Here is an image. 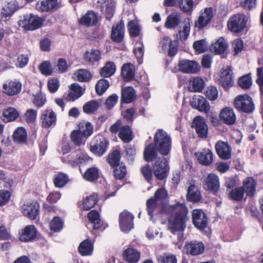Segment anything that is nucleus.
<instances>
[{
	"instance_id": "obj_21",
	"label": "nucleus",
	"mask_w": 263,
	"mask_h": 263,
	"mask_svg": "<svg viewBox=\"0 0 263 263\" xmlns=\"http://www.w3.org/2000/svg\"><path fill=\"white\" fill-rule=\"evenodd\" d=\"M198 161L202 165H209L213 161V154L208 148L203 149L195 154Z\"/></svg>"
},
{
	"instance_id": "obj_60",
	"label": "nucleus",
	"mask_w": 263,
	"mask_h": 263,
	"mask_svg": "<svg viewBox=\"0 0 263 263\" xmlns=\"http://www.w3.org/2000/svg\"><path fill=\"white\" fill-rule=\"evenodd\" d=\"M120 159V152L119 151H115L109 155L108 162L111 166L116 167L117 165L120 164L119 163Z\"/></svg>"
},
{
	"instance_id": "obj_62",
	"label": "nucleus",
	"mask_w": 263,
	"mask_h": 263,
	"mask_svg": "<svg viewBox=\"0 0 263 263\" xmlns=\"http://www.w3.org/2000/svg\"><path fill=\"white\" fill-rule=\"evenodd\" d=\"M158 263H177V259L175 255L164 254L157 258Z\"/></svg>"
},
{
	"instance_id": "obj_26",
	"label": "nucleus",
	"mask_w": 263,
	"mask_h": 263,
	"mask_svg": "<svg viewBox=\"0 0 263 263\" xmlns=\"http://www.w3.org/2000/svg\"><path fill=\"white\" fill-rule=\"evenodd\" d=\"M135 70L134 66L130 63L124 64L121 68V76L126 82H129L135 78Z\"/></svg>"
},
{
	"instance_id": "obj_13",
	"label": "nucleus",
	"mask_w": 263,
	"mask_h": 263,
	"mask_svg": "<svg viewBox=\"0 0 263 263\" xmlns=\"http://www.w3.org/2000/svg\"><path fill=\"white\" fill-rule=\"evenodd\" d=\"M108 142L105 138L100 136L96 137L94 143L91 145L90 150L95 154L102 155L106 151Z\"/></svg>"
},
{
	"instance_id": "obj_47",
	"label": "nucleus",
	"mask_w": 263,
	"mask_h": 263,
	"mask_svg": "<svg viewBox=\"0 0 263 263\" xmlns=\"http://www.w3.org/2000/svg\"><path fill=\"white\" fill-rule=\"evenodd\" d=\"M127 29L129 35L132 37H138L140 34V27L138 23L135 21H130L127 24Z\"/></svg>"
},
{
	"instance_id": "obj_25",
	"label": "nucleus",
	"mask_w": 263,
	"mask_h": 263,
	"mask_svg": "<svg viewBox=\"0 0 263 263\" xmlns=\"http://www.w3.org/2000/svg\"><path fill=\"white\" fill-rule=\"evenodd\" d=\"M36 236V230L33 225L27 226L20 234L19 239L27 242L33 240Z\"/></svg>"
},
{
	"instance_id": "obj_54",
	"label": "nucleus",
	"mask_w": 263,
	"mask_h": 263,
	"mask_svg": "<svg viewBox=\"0 0 263 263\" xmlns=\"http://www.w3.org/2000/svg\"><path fill=\"white\" fill-rule=\"evenodd\" d=\"M109 86V82L105 79L100 80L96 85V92L99 95L104 93Z\"/></svg>"
},
{
	"instance_id": "obj_31",
	"label": "nucleus",
	"mask_w": 263,
	"mask_h": 263,
	"mask_svg": "<svg viewBox=\"0 0 263 263\" xmlns=\"http://www.w3.org/2000/svg\"><path fill=\"white\" fill-rule=\"evenodd\" d=\"M181 14L177 12H173L167 17L164 26L168 29L174 28L181 23Z\"/></svg>"
},
{
	"instance_id": "obj_2",
	"label": "nucleus",
	"mask_w": 263,
	"mask_h": 263,
	"mask_svg": "<svg viewBox=\"0 0 263 263\" xmlns=\"http://www.w3.org/2000/svg\"><path fill=\"white\" fill-rule=\"evenodd\" d=\"M154 145L161 154L167 155L171 148V139L170 136L163 130L159 129L154 136Z\"/></svg>"
},
{
	"instance_id": "obj_43",
	"label": "nucleus",
	"mask_w": 263,
	"mask_h": 263,
	"mask_svg": "<svg viewBox=\"0 0 263 263\" xmlns=\"http://www.w3.org/2000/svg\"><path fill=\"white\" fill-rule=\"evenodd\" d=\"M204 85L203 80L199 77L193 78L190 82V89L192 91H201L203 89Z\"/></svg>"
},
{
	"instance_id": "obj_24",
	"label": "nucleus",
	"mask_w": 263,
	"mask_h": 263,
	"mask_svg": "<svg viewBox=\"0 0 263 263\" xmlns=\"http://www.w3.org/2000/svg\"><path fill=\"white\" fill-rule=\"evenodd\" d=\"M124 36V25L122 22L118 23L112 27L110 37L111 40L116 43L121 42Z\"/></svg>"
},
{
	"instance_id": "obj_45",
	"label": "nucleus",
	"mask_w": 263,
	"mask_h": 263,
	"mask_svg": "<svg viewBox=\"0 0 263 263\" xmlns=\"http://www.w3.org/2000/svg\"><path fill=\"white\" fill-rule=\"evenodd\" d=\"M116 66L113 62H108L101 69L100 74L104 78H108L111 76L116 71Z\"/></svg>"
},
{
	"instance_id": "obj_11",
	"label": "nucleus",
	"mask_w": 263,
	"mask_h": 263,
	"mask_svg": "<svg viewBox=\"0 0 263 263\" xmlns=\"http://www.w3.org/2000/svg\"><path fill=\"white\" fill-rule=\"evenodd\" d=\"M159 47L162 52H167L169 56H174L177 51L175 42L167 36H164L160 40Z\"/></svg>"
},
{
	"instance_id": "obj_61",
	"label": "nucleus",
	"mask_w": 263,
	"mask_h": 263,
	"mask_svg": "<svg viewBox=\"0 0 263 263\" xmlns=\"http://www.w3.org/2000/svg\"><path fill=\"white\" fill-rule=\"evenodd\" d=\"M178 4L183 11L187 12L192 10L194 2L193 0H179Z\"/></svg>"
},
{
	"instance_id": "obj_35",
	"label": "nucleus",
	"mask_w": 263,
	"mask_h": 263,
	"mask_svg": "<svg viewBox=\"0 0 263 263\" xmlns=\"http://www.w3.org/2000/svg\"><path fill=\"white\" fill-rule=\"evenodd\" d=\"M115 3L113 0H104L101 3V10L104 13L106 18L109 20L113 16Z\"/></svg>"
},
{
	"instance_id": "obj_55",
	"label": "nucleus",
	"mask_w": 263,
	"mask_h": 263,
	"mask_svg": "<svg viewBox=\"0 0 263 263\" xmlns=\"http://www.w3.org/2000/svg\"><path fill=\"white\" fill-rule=\"evenodd\" d=\"M238 83L239 86L243 89L249 88L252 84V81L250 74L245 75L238 80Z\"/></svg>"
},
{
	"instance_id": "obj_53",
	"label": "nucleus",
	"mask_w": 263,
	"mask_h": 263,
	"mask_svg": "<svg viewBox=\"0 0 263 263\" xmlns=\"http://www.w3.org/2000/svg\"><path fill=\"white\" fill-rule=\"evenodd\" d=\"M229 195L233 200L239 201L243 199L245 191L241 187H237L232 190Z\"/></svg>"
},
{
	"instance_id": "obj_8",
	"label": "nucleus",
	"mask_w": 263,
	"mask_h": 263,
	"mask_svg": "<svg viewBox=\"0 0 263 263\" xmlns=\"http://www.w3.org/2000/svg\"><path fill=\"white\" fill-rule=\"evenodd\" d=\"M40 204L36 201L27 202L22 208L24 215L28 218L34 220L40 214Z\"/></svg>"
},
{
	"instance_id": "obj_57",
	"label": "nucleus",
	"mask_w": 263,
	"mask_h": 263,
	"mask_svg": "<svg viewBox=\"0 0 263 263\" xmlns=\"http://www.w3.org/2000/svg\"><path fill=\"white\" fill-rule=\"evenodd\" d=\"M191 25L190 23L186 22L183 27L182 30H179L176 34L177 38L181 41L185 40L190 34Z\"/></svg>"
},
{
	"instance_id": "obj_22",
	"label": "nucleus",
	"mask_w": 263,
	"mask_h": 263,
	"mask_svg": "<svg viewBox=\"0 0 263 263\" xmlns=\"http://www.w3.org/2000/svg\"><path fill=\"white\" fill-rule=\"evenodd\" d=\"M220 119L224 123L231 125L236 122V116L232 108L226 107L221 110Z\"/></svg>"
},
{
	"instance_id": "obj_4",
	"label": "nucleus",
	"mask_w": 263,
	"mask_h": 263,
	"mask_svg": "<svg viewBox=\"0 0 263 263\" xmlns=\"http://www.w3.org/2000/svg\"><path fill=\"white\" fill-rule=\"evenodd\" d=\"M247 21V17L244 14L234 15L228 22V29L235 33L240 32L246 27Z\"/></svg>"
},
{
	"instance_id": "obj_6",
	"label": "nucleus",
	"mask_w": 263,
	"mask_h": 263,
	"mask_svg": "<svg viewBox=\"0 0 263 263\" xmlns=\"http://www.w3.org/2000/svg\"><path fill=\"white\" fill-rule=\"evenodd\" d=\"M154 174L159 180H163L167 177L169 166L166 159L162 157L157 159L153 165Z\"/></svg>"
},
{
	"instance_id": "obj_36",
	"label": "nucleus",
	"mask_w": 263,
	"mask_h": 263,
	"mask_svg": "<svg viewBox=\"0 0 263 263\" xmlns=\"http://www.w3.org/2000/svg\"><path fill=\"white\" fill-rule=\"evenodd\" d=\"M17 6L15 2H10L2 9L1 11L2 17L7 21L17 10Z\"/></svg>"
},
{
	"instance_id": "obj_12",
	"label": "nucleus",
	"mask_w": 263,
	"mask_h": 263,
	"mask_svg": "<svg viewBox=\"0 0 263 263\" xmlns=\"http://www.w3.org/2000/svg\"><path fill=\"white\" fill-rule=\"evenodd\" d=\"M134 216L127 211H124L120 215L119 222L121 230L127 232L133 228Z\"/></svg>"
},
{
	"instance_id": "obj_50",
	"label": "nucleus",
	"mask_w": 263,
	"mask_h": 263,
	"mask_svg": "<svg viewBox=\"0 0 263 263\" xmlns=\"http://www.w3.org/2000/svg\"><path fill=\"white\" fill-rule=\"evenodd\" d=\"M88 218L91 223L93 224V227L95 229H98L101 227V219L98 212L96 211L90 212L88 214Z\"/></svg>"
},
{
	"instance_id": "obj_27",
	"label": "nucleus",
	"mask_w": 263,
	"mask_h": 263,
	"mask_svg": "<svg viewBox=\"0 0 263 263\" xmlns=\"http://www.w3.org/2000/svg\"><path fill=\"white\" fill-rule=\"evenodd\" d=\"M219 182L218 176L214 174H209L206 178L204 188L207 190L216 192L219 190Z\"/></svg>"
},
{
	"instance_id": "obj_38",
	"label": "nucleus",
	"mask_w": 263,
	"mask_h": 263,
	"mask_svg": "<svg viewBox=\"0 0 263 263\" xmlns=\"http://www.w3.org/2000/svg\"><path fill=\"white\" fill-rule=\"evenodd\" d=\"M201 196L197 187L194 184H191L187 191L186 198L188 200L197 202L200 199Z\"/></svg>"
},
{
	"instance_id": "obj_58",
	"label": "nucleus",
	"mask_w": 263,
	"mask_h": 263,
	"mask_svg": "<svg viewBox=\"0 0 263 263\" xmlns=\"http://www.w3.org/2000/svg\"><path fill=\"white\" fill-rule=\"evenodd\" d=\"M74 75L77 77V80L80 82H87L91 78V76L89 72L84 69L79 70Z\"/></svg>"
},
{
	"instance_id": "obj_15",
	"label": "nucleus",
	"mask_w": 263,
	"mask_h": 263,
	"mask_svg": "<svg viewBox=\"0 0 263 263\" xmlns=\"http://www.w3.org/2000/svg\"><path fill=\"white\" fill-rule=\"evenodd\" d=\"M213 17V10L211 7L206 8L200 14L197 21L195 22V27L201 29L205 27L211 21Z\"/></svg>"
},
{
	"instance_id": "obj_7",
	"label": "nucleus",
	"mask_w": 263,
	"mask_h": 263,
	"mask_svg": "<svg viewBox=\"0 0 263 263\" xmlns=\"http://www.w3.org/2000/svg\"><path fill=\"white\" fill-rule=\"evenodd\" d=\"M204 250V245L201 241L195 240L185 242L183 248L184 253L193 256L202 254Z\"/></svg>"
},
{
	"instance_id": "obj_49",
	"label": "nucleus",
	"mask_w": 263,
	"mask_h": 263,
	"mask_svg": "<svg viewBox=\"0 0 263 263\" xmlns=\"http://www.w3.org/2000/svg\"><path fill=\"white\" fill-rule=\"evenodd\" d=\"M98 177L99 170L95 167L88 168L83 175L84 178L89 181H95Z\"/></svg>"
},
{
	"instance_id": "obj_34",
	"label": "nucleus",
	"mask_w": 263,
	"mask_h": 263,
	"mask_svg": "<svg viewBox=\"0 0 263 263\" xmlns=\"http://www.w3.org/2000/svg\"><path fill=\"white\" fill-rule=\"evenodd\" d=\"M256 182L252 178L248 177L243 182V186L245 193L249 196H253L256 191Z\"/></svg>"
},
{
	"instance_id": "obj_1",
	"label": "nucleus",
	"mask_w": 263,
	"mask_h": 263,
	"mask_svg": "<svg viewBox=\"0 0 263 263\" xmlns=\"http://www.w3.org/2000/svg\"><path fill=\"white\" fill-rule=\"evenodd\" d=\"M172 215L170 217L168 224V229L172 233L183 231L186 227L185 222L187 220V209L184 204H176L171 206Z\"/></svg>"
},
{
	"instance_id": "obj_33",
	"label": "nucleus",
	"mask_w": 263,
	"mask_h": 263,
	"mask_svg": "<svg viewBox=\"0 0 263 263\" xmlns=\"http://www.w3.org/2000/svg\"><path fill=\"white\" fill-rule=\"evenodd\" d=\"M98 21L97 14L92 11H88L79 20V23L87 26L95 25Z\"/></svg>"
},
{
	"instance_id": "obj_46",
	"label": "nucleus",
	"mask_w": 263,
	"mask_h": 263,
	"mask_svg": "<svg viewBox=\"0 0 263 263\" xmlns=\"http://www.w3.org/2000/svg\"><path fill=\"white\" fill-rule=\"evenodd\" d=\"M19 114L14 108L9 107L4 111V120L6 122H10L15 120L18 118Z\"/></svg>"
},
{
	"instance_id": "obj_20",
	"label": "nucleus",
	"mask_w": 263,
	"mask_h": 263,
	"mask_svg": "<svg viewBox=\"0 0 263 263\" xmlns=\"http://www.w3.org/2000/svg\"><path fill=\"white\" fill-rule=\"evenodd\" d=\"M85 88L81 87L77 83H73L69 86V91L64 96V99L67 101H74L80 97L84 92Z\"/></svg>"
},
{
	"instance_id": "obj_37",
	"label": "nucleus",
	"mask_w": 263,
	"mask_h": 263,
	"mask_svg": "<svg viewBox=\"0 0 263 263\" xmlns=\"http://www.w3.org/2000/svg\"><path fill=\"white\" fill-rule=\"evenodd\" d=\"M227 48V44L222 37H220L211 47V50L217 54L223 53Z\"/></svg>"
},
{
	"instance_id": "obj_44",
	"label": "nucleus",
	"mask_w": 263,
	"mask_h": 263,
	"mask_svg": "<svg viewBox=\"0 0 263 263\" xmlns=\"http://www.w3.org/2000/svg\"><path fill=\"white\" fill-rule=\"evenodd\" d=\"M84 58L90 63L98 62L101 59V52L97 49H91L85 53Z\"/></svg>"
},
{
	"instance_id": "obj_9",
	"label": "nucleus",
	"mask_w": 263,
	"mask_h": 263,
	"mask_svg": "<svg viewBox=\"0 0 263 263\" xmlns=\"http://www.w3.org/2000/svg\"><path fill=\"white\" fill-rule=\"evenodd\" d=\"M192 221L194 225L198 229L203 230L208 224V218L201 210L196 209L192 212Z\"/></svg>"
},
{
	"instance_id": "obj_14",
	"label": "nucleus",
	"mask_w": 263,
	"mask_h": 263,
	"mask_svg": "<svg viewBox=\"0 0 263 263\" xmlns=\"http://www.w3.org/2000/svg\"><path fill=\"white\" fill-rule=\"evenodd\" d=\"M192 127L195 128L198 136L202 138H206L208 127L204 119L200 117H196L193 120Z\"/></svg>"
},
{
	"instance_id": "obj_39",
	"label": "nucleus",
	"mask_w": 263,
	"mask_h": 263,
	"mask_svg": "<svg viewBox=\"0 0 263 263\" xmlns=\"http://www.w3.org/2000/svg\"><path fill=\"white\" fill-rule=\"evenodd\" d=\"M14 141L18 143H24L27 141V135L25 129L22 127L17 128L13 133Z\"/></svg>"
},
{
	"instance_id": "obj_23",
	"label": "nucleus",
	"mask_w": 263,
	"mask_h": 263,
	"mask_svg": "<svg viewBox=\"0 0 263 263\" xmlns=\"http://www.w3.org/2000/svg\"><path fill=\"white\" fill-rule=\"evenodd\" d=\"M41 119L43 127L48 128L55 124L57 116L52 110L46 109L43 111Z\"/></svg>"
},
{
	"instance_id": "obj_5",
	"label": "nucleus",
	"mask_w": 263,
	"mask_h": 263,
	"mask_svg": "<svg viewBox=\"0 0 263 263\" xmlns=\"http://www.w3.org/2000/svg\"><path fill=\"white\" fill-rule=\"evenodd\" d=\"M44 20L37 15L32 14L24 16V19L19 21V26L26 30H34L40 28Z\"/></svg>"
},
{
	"instance_id": "obj_64",
	"label": "nucleus",
	"mask_w": 263,
	"mask_h": 263,
	"mask_svg": "<svg viewBox=\"0 0 263 263\" xmlns=\"http://www.w3.org/2000/svg\"><path fill=\"white\" fill-rule=\"evenodd\" d=\"M50 229L55 232L60 231L63 228V223L58 217H55L50 222Z\"/></svg>"
},
{
	"instance_id": "obj_63",
	"label": "nucleus",
	"mask_w": 263,
	"mask_h": 263,
	"mask_svg": "<svg viewBox=\"0 0 263 263\" xmlns=\"http://www.w3.org/2000/svg\"><path fill=\"white\" fill-rule=\"evenodd\" d=\"M159 204H160V203L154 199L153 197H151L148 200H147L146 202L147 211L151 219H152L153 217V212L154 210Z\"/></svg>"
},
{
	"instance_id": "obj_3",
	"label": "nucleus",
	"mask_w": 263,
	"mask_h": 263,
	"mask_svg": "<svg viewBox=\"0 0 263 263\" xmlns=\"http://www.w3.org/2000/svg\"><path fill=\"white\" fill-rule=\"evenodd\" d=\"M234 105L238 110L246 113H251L254 109L252 98L246 94L237 96L234 100Z\"/></svg>"
},
{
	"instance_id": "obj_28",
	"label": "nucleus",
	"mask_w": 263,
	"mask_h": 263,
	"mask_svg": "<svg viewBox=\"0 0 263 263\" xmlns=\"http://www.w3.org/2000/svg\"><path fill=\"white\" fill-rule=\"evenodd\" d=\"M58 7L57 0H43L36 4V9L42 12L54 10Z\"/></svg>"
},
{
	"instance_id": "obj_16",
	"label": "nucleus",
	"mask_w": 263,
	"mask_h": 263,
	"mask_svg": "<svg viewBox=\"0 0 263 263\" xmlns=\"http://www.w3.org/2000/svg\"><path fill=\"white\" fill-rule=\"evenodd\" d=\"M192 107L200 111L208 113L210 110V105L206 99L202 96L195 95L191 101Z\"/></svg>"
},
{
	"instance_id": "obj_17",
	"label": "nucleus",
	"mask_w": 263,
	"mask_h": 263,
	"mask_svg": "<svg viewBox=\"0 0 263 263\" xmlns=\"http://www.w3.org/2000/svg\"><path fill=\"white\" fill-rule=\"evenodd\" d=\"M219 82L222 87L227 89L233 85V79L231 68L227 66L222 69L221 71Z\"/></svg>"
},
{
	"instance_id": "obj_40",
	"label": "nucleus",
	"mask_w": 263,
	"mask_h": 263,
	"mask_svg": "<svg viewBox=\"0 0 263 263\" xmlns=\"http://www.w3.org/2000/svg\"><path fill=\"white\" fill-rule=\"evenodd\" d=\"M158 151L153 144L148 145L144 151V159L146 161H152L157 156Z\"/></svg>"
},
{
	"instance_id": "obj_56",
	"label": "nucleus",
	"mask_w": 263,
	"mask_h": 263,
	"mask_svg": "<svg viewBox=\"0 0 263 263\" xmlns=\"http://www.w3.org/2000/svg\"><path fill=\"white\" fill-rule=\"evenodd\" d=\"M86 138L83 135L79 130L73 131L71 134L72 141L76 145H80L85 142L84 139Z\"/></svg>"
},
{
	"instance_id": "obj_32",
	"label": "nucleus",
	"mask_w": 263,
	"mask_h": 263,
	"mask_svg": "<svg viewBox=\"0 0 263 263\" xmlns=\"http://www.w3.org/2000/svg\"><path fill=\"white\" fill-rule=\"evenodd\" d=\"M123 258L130 263H137L140 258V253L133 248L125 250L123 254Z\"/></svg>"
},
{
	"instance_id": "obj_10",
	"label": "nucleus",
	"mask_w": 263,
	"mask_h": 263,
	"mask_svg": "<svg viewBox=\"0 0 263 263\" xmlns=\"http://www.w3.org/2000/svg\"><path fill=\"white\" fill-rule=\"evenodd\" d=\"M179 70L187 73H195L200 70V66L195 61L183 60L178 64Z\"/></svg>"
},
{
	"instance_id": "obj_19",
	"label": "nucleus",
	"mask_w": 263,
	"mask_h": 263,
	"mask_svg": "<svg viewBox=\"0 0 263 263\" xmlns=\"http://www.w3.org/2000/svg\"><path fill=\"white\" fill-rule=\"evenodd\" d=\"M22 84L17 80L11 81L3 84V92L9 96L18 94L22 90Z\"/></svg>"
},
{
	"instance_id": "obj_48",
	"label": "nucleus",
	"mask_w": 263,
	"mask_h": 263,
	"mask_svg": "<svg viewBox=\"0 0 263 263\" xmlns=\"http://www.w3.org/2000/svg\"><path fill=\"white\" fill-rule=\"evenodd\" d=\"M100 106V102L92 100L86 103L83 106V111L88 114H91L96 111Z\"/></svg>"
},
{
	"instance_id": "obj_59",
	"label": "nucleus",
	"mask_w": 263,
	"mask_h": 263,
	"mask_svg": "<svg viewBox=\"0 0 263 263\" xmlns=\"http://www.w3.org/2000/svg\"><path fill=\"white\" fill-rule=\"evenodd\" d=\"M114 173L116 178L121 179L123 178L126 174V168L125 166L121 163L115 167Z\"/></svg>"
},
{
	"instance_id": "obj_51",
	"label": "nucleus",
	"mask_w": 263,
	"mask_h": 263,
	"mask_svg": "<svg viewBox=\"0 0 263 263\" xmlns=\"http://www.w3.org/2000/svg\"><path fill=\"white\" fill-rule=\"evenodd\" d=\"M68 177L67 175L59 173L55 175L53 180L55 186L57 187H62L68 182Z\"/></svg>"
},
{
	"instance_id": "obj_18",
	"label": "nucleus",
	"mask_w": 263,
	"mask_h": 263,
	"mask_svg": "<svg viewBox=\"0 0 263 263\" xmlns=\"http://www.w3.org/2000/svg\"><path fill=\"white\" fill-rule=\"evenodd\" d=\"M217 155L223 160H228L231 157V148L228 142L218 141L215 144Z\"/></svg>"
},
{
	"instance_id": "obj_29",
	"label": "nucleus",
	"mask_w": 263,
	"mask_h": 263,
	"mask_svg": "<svg viewBox=\"0 0 263 263\" xmlns=\"http://www.w3.org/2000/svg\"><path fill=\"white\" fill-rule=\"evenodd\" d=\"M136 98V93L132 87L122 88L121 90V100L123 102L129 103L133 102Z\"/></svg>"
},
{
	"instance_id": "obj_41",
	"label": "nucleus",
	"mask_w": 263,
	"mask_h": 263,
	"mask_svg": "<svg viewBox=\"0 0 263 263\" xmlns=\"http://www.w3.org/2000/svg\"><path fill=\"white\" fill-rule=\"evenodd\" d=\"M119 137L125 143L129 142L133 139L132 132L128 125H124L118 134Z\"/></svg>"
},
{
	"instance_id": "obj_52",
	"label": "nucleus",
	"mask_w": 263,
	"mask_h": 263,
	"mask_svg": "<svg viewBox=\"0 0 263 263\" xmlns=\"http://www.w3.org/2000/svg\"><path fill=\"white\" fill-rule=\"evenodd\" d=\"M79 130L87 138L92 134L93 127L89 122H82L79 124Z\"/></svg>"
},
{
	"instance_id": "obj_30",
	"label": "nucleus",
	"mask_w": 263,
	"mask_h": 263,
	"mask_svg": "<svg viewBox=\"0 0 263 263\" xmlns=\"http://www.w3.org/2000/svg\"><path fill=\"white\" fill-rule=\"evenodd\" d=\"M93 250V243L89 239H86L81 242L78 251L82 256H88L92 254Z\"/></svg>"
},
{
	"instance_id": "obj_42",
	"label": "nucleus",
	"mask_w": 263,
	"mask_h": 263,
	"mask_svg": "<svg viewBox=\"0 0 263 263\" xmlns=\"http://www.w3.org/2000/svg\"><path fill=\"white\" fill-rule=\"evenodd\" d=\"M98 202V196L96 194H92L86 197L83 202L82 209L85 211H88Z\"/></svg>"
}]
</instances>
